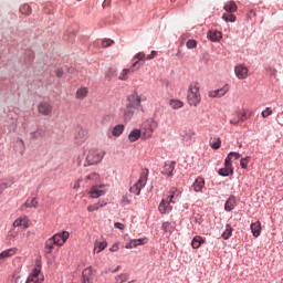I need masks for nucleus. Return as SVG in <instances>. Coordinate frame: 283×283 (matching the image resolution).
<instances>
[{
	"instance_id": "f257e3e1",
	"label": "nucleus",
	"mask_w": 283,
	"mask_h": 283,
	"mask_svg": "<svg viewBox=\"0 0 283 283\" xmlns=\"http://www.w3.org/2000/svg\"><path fill=\"white\" fill-rule=\"evenodd\" d=\"M145 101H147V96L136 92L128 96V104L120 109L125 120H132L134 114L140 109V103H145Z\"/></svg>"
},
{
	"instance_id": "f03ea898",
	"label": "nucleus",
	"mask_w": 283,
	"mask_h": 283,
	"mask_svg": "<svg viewBox=\"0 0 283 283\" xmlns=\"http://www.w3.org/2000/svg\"><path fill=\"white\" fill-rule=\"evenodd\" d=\"M181 192L178 188L172 187L170 188L167 198L163 199L159 203V213H169L171 211V203L176 205L178 200H180Z\"/></svg>"
},
{
	"instance_id": "7ed1b4c3",
	"label": "nucleus",
	"mask_w": 283,
	"mask_h": 283,
	"mask_svg": "<svg viewBox=\"0 0 283 283\" xmlns=\"http://www.w3.org/2000/svg\"><path fill=\"white\" fill-rule=\"evenodd\" d=\"M187 98H188V104L191 107H198V105H200V103L202 102V96L200 95V83L198 82L190 83L188 87Z\"/></svg>"
},
{
	"instance_id": "20e7f679",
	"label": "nucleus",
	"mask_w": 283,
	"mask_h": 283,
	"mask_svg": "<svg viewBox=\"0 0 283 283\" xmlns=\"http://www.w3.org/2000/svg\"><path fill=\"white\" fill-rule=\"evenodd\" d=\"M148 176H149V169L144 170L140 174V177L137 180V182L133 187H130V189H129L130 193H135V196H138L140 193V191H143V189H145V186L147 185Z\"/></svg>"
},
{
	"instance_id": "39448f33",
	"label": "nucleus",
	"mask_w": 283,
	"mask_h": 283,
	"mask_svg": "<svg viewBox=\"0 0 283 283\" xmlns=\"http://www.w3.org/2000/svg\"><path fill=\"white\" fill-rule=\"evenodd\" d=\"M105 158V150L91 149L86 155L87 165H98Z\"/></svg>"
},
{
	"instance_id": "423d86ee",
	"label": "nucleus",
	"mask_w": 283,
	"mask_h": 283,
	"mask_svg": "<svg viewBox=\"0 0 283 283\" xmlns=\"http://www.w3.org/2000/svg\"><path fill=\"white\" fill-rule=\"evenodd\" d=\"M140 70V62L135 61L129 69H123L118 75V81H128L129 74H134V72H138Z\"/></svg>"
},
{
	"instance_id": "0eeeda50",
	"label": "nucleus",
	"mask_w": 283,
	"mask_h": 283,
	"mask_svg": "<svg viewBox=\"0 0 283 283\" xmlns=\"http://www.w3.org/2000/svg\"><path fill=\"white\" fill-rule=\"evenodd\" d=\"M157 127H158V125L154 120H148V122L144 123L143 128H142L143 138H146V139L151 138V136H154V132L156 130Z\"/></svg>"
},
{
	"instance_id": "6e6552de",
	"label": "nucleus",
	"mask_w": 283,
	"mask_h": 283,
	"mask_svg": "<svg viewBox=\"0 0 283 283\" xmlns=\"http://www.w3.org/2000/svg\"><path fill=\"white\" fill-rule=\"evenodd\" d=\"M43 280H44V276L41 273V269L35 268L27 279L25 283H42Z\"/></svg>"
},
{
	"instance_id": "1a4fd4ad",
	"label": "nucleus",
	"mask_w": 283,
	"mask_h": 283,
	"mask_svg": "<svg viewBox=\"0 0 283 283\" xmlns=\"http://www.w3.org/2000/svg\"><path fill=\"white\" fill-rule=\"evenodd\" d=\"M51 238L53 239V241H55L56 247H63V244H65V242H67V240H70V232L62 231V232L54 234Z\"/></svg>"
},
{
	"instance_id": "9d476101",
	"label": "nucleus",
	"mask_w": 283,
	"mask_h": 283,
	"mask_svg": "<svg viewBox=\"0 0 283 283\" xmlns=\"http://www.w3.org/2000/svg\"><path fill=\"white\" fill-rule=\"evenodd\" d=\"M52 103L50 102H41L38 105V112L41 114V116H52Z\"/></svg>"
},
{
	"instance_id": "9b49d317",
	"label": "nucleus",
	"mask_w": 283,
	"mask_h": 283,
	"mask_svg": "<svg viewBox=\"0 0 283 283\" xmlns=\"http://www.w3.org/2000/svg\"><path fill=\"white\" fill-rule=\"evenodd\" d=\"M88 193L91 198H101V196H105V193H107V188L105 185L93 186Z\"/></svg>"
},
{
	"instance_id": "f8f14e48",
	"label": "nucleus",
	"mask_w": 283,
	"mask_h": 283,
	"mask_svg": "<svg viewBox=\"0 0 283 283\" xmlns=\"http://www.w3.org/2000/svg\"><path fill=\"white\" fill-rule=\"evenodd\" d=\"M17 227H21L22 229H28L30 227V218H28V216H22L15 219L12 223V229H17Z\"/></svg>"
},
{
	"instance_id": "ddd939ff",
	"label": "nucleus",
	"mask_w": 283,
	"mask_h": 283,
	"mask_svg": "<svg viewBox=\"0 0 283 283\" xmlns=\"http://www.w3.org/2000/svg\"><path fill=\"white\" fill-rule=\"evenodd\" d=\"M235 76L239 77L240 80L247 78L249 76V69L242 64L237 65L234 69Z\"/></svg>"
},
{
	"instance_id": "4468645a",
	"label": "nucleus",
	"mask_w": 283,
	"mask_h": 283,
	"mask_svg": "<svg viewBox=\"0 0 283 283\" xmlns=\"http://www.w3.org/2000/svg\"><path fill=\"white\" fill-rule=\"evenodd\" d=\"M218 174L223 177L233 176V166L229 160H224V168L219 169Z\"/></svg>"
},
{
	"instance_id": "2eb2a0df",
	"label": "nucleus",
	"mask_w": 283,
	"mask_h": 283,
	"mask_svg": "<svg viewBox=\"0 0 283 283\" xmlns=\"http://www.w3.org/2000/svg\"><path fill=\"white\" fill-rule=\"evenodd\" d=\"M227 92H229V86H223L222 88L216 90V91H210L208 93V96L210 98H222V96H224V94H227Z\"/></svg>"
},
{
	"instance_id": "dca6fc26",
	"label": "nucleus",
	"mask_w": 283,
	"mask_h": 283,
	"mask_svg": "<svg viewBox=\"0 0 283 283\" xmlns=\"http://www.w3.org/2000/svg\"><path fill=\"white\" fill-rule=\"evenodd\" d=\"M17 255V248H11L2 251L0 253V264H3L6 262V259L12 258Z\"/></svg>"
},
{
	"instance_id": "f3484780",
	"label": "nucleus",
	"mask_w": 283,
	"mask_h": 283,
	"mask_svg": "<svg viewBox=\"0 0 283 283\" xmlns=\"http://www.w3.org/2000/svg\"><path fill=\"white\" fill-rule=\"evenodd\" d=\"M85 140H87V130H85L83 128H78L75 134V143L77 145H81V144L85 143Z\"/></svg>"
},
{
	"instance_id": "a211bd4d",
	"label": "nucleus",
	"mask_w": 283,
	"mask_h": 283,
	"mask_svg": "<svg viewBox=\"0 0 283 283\" xmlns=\"http://www.w3.org/2000/svg\"><path fill=\"white\" fill-rule=\"evenodd\" d=\"M54 247H56V242L54 241V239L51 237L50 239H48L45 241V244H44V253L46 255H50L52 254V251H54Z\"/></svg>"
},
{
	"instance_id": "6ab92c4d",
	"label": "nucleus",
	"mask_w": 283,
	"mask_h": 283,
	"mask_svg": "<svg viewBox=\"0 0 283 283\" xmlns=\"http://www.w3.org/2000/svg\"><path fill=\"white\" fill-rule=\"evenodd\" d=\"M29 136H30V140H39L41 138H45V129L38 128L35 132H31Z\"/></svg>"
},
{
	"instance_id": "aec40b11",
	"label": "nucleus",
	"mask_w": 283,
	"mask_h": 283,
	"mask_svg": "<svg viewBox=\"0 0 283 283\" xmlns=\"http://www.w3.org/2000/svg\"><path fill=\"white\" fill-rule=\"evenodd\" d=\"M36 207H39V201L36 200V198H29L24 205L21 207V211H25V209H36Z\"/></svg>"
},
{
	"instance_id": "412c9836",
	"label": "nucleus",
	"mask_w": 283,
	"mask_h": 283,
	"mask_svg": "<svg viewBox=\"0 0 283 283\" xmlns=\"http://www.w3.org/2000/svg\"><path fill=\"white\" fill-rule=\"evenodd\" d=\"M193 191H202L205 189V179L202 177H198L192 184Z\"/></svg>"
},
{
	"instance_id": "4be33fe9",
	"label": "nucleus",
	"mask_w": 283,
	"mask_h": 283,
	"mask_svg": "<svg viewBox=\"0 0 283 283\" xmlns=\"http://www.w3.org/2000/svg\"><path fill=\"white\" fill-rule=\"evenodd\" d=\"M147 243V239H135L130 240L128 244H126V249H136V247H140L143 244Z\"/></svg>"
},
{
	"instance_id": "5701e85b",
	"label": "nucleus",
	"mask_w": 283,
	"mask_h": 283,
	"mask_svg": "<svg viewBox=\"0 0 283 283\" xmlns=\"http://www.w3.org/2000/svg\"><path fill=\"white\" fill-rule=\"evenodd\" d=\"M87 94H90V88L83 86L77 88L75 93V98H78L80 101H83V98H87Z\"/></svg>"
},
{
	"instance_id": "b1692460",
	"label": "nucleus",
	"mask_w": 283,
	"mask_h": 283,
	"mask_svg": "<svg viewBox=\"0 0 283 283\" xmlns=\"http://www.w3.org/2000/svg\"><path fill=\"white\" fill-rule=\"evenodd\" d=\"M174 169H176V163L175 161L167 163L164 166L163 174L165 176H171L174 174Z\"/></svg>"
},
{
	"instance_id": "393cba45",
	"label": "nucleus",
	"mask_w": 283,
	"mask_h": 283,
	"mask_svg": "<svg viewBox=\"0 0 283 283\" xmlns=\"http://www.w3.org/2000/svg\"><path fill=\"white\" fill-rule=\"evenodd\" d=\"M103 207H107V202L98 201L97 203L90 205L87 211L88 213H94V211H98V209H103Z\"/></svg>"
},
{
	"instance_id": "a878e982",
	"label": "nucleus",
	"mask_w": 283,
	"mask_h": 283,
	"mask_svg": "<svg viewBox=\"0 0 283 283\" xmlns=\"http://www.w3.org/2000/svg\"><path fill=\"white\" fill-rule=\"evenodd\" d=\"M105 249H107V241L105 240L95 241L94 253H101V251H105Z\"/></svg>"
},
{
	"instance_id": "bb28decb",
	"label": "nucleus",
	"mask_w": 283,
	"mask_h": 283,
	"mask_svg": "<svg viewBox=\"0 0 283 283\" xmlns=\"http://www.w3.org/2000/svg\"><path fill=\"white\" fill-rule=\"evenodd\" d=\"M208 39H210V41L218 42L222 39V32L218 30H210L208 32Z\"/></svg>"
},
{
	"instance_id": "cd10ccee",
	"label": "nucleus",
	"mask_w": 283,
	"mask_h": 283,
	"mask_svg": "<svg viewBox=\"0 0 283 283\" xmlns=\"http://www.w3.org/2000/svg\"><path fill=\"white\" fill-rule=\"evenodd\" d=\"M179 135L181 136L182 140H191V136H193V133L187 127H181L179 130Z\"/></svg>"
},
{
	"instance_id": "c85d7f7f",
	"label": "nucleus",
	"mask_w": 283,
	"mask_h": 283,
	"mask_svg": "<svg viewBox=\"0 0 283 283\" xmlns=\"http://www.w3.org/2000/svg\"><path fill=\"white\" fill-rule=\"evenodd\" d=\"M251 231L254 238H259L260 233L262 232V223L260 221H255L251 224Z\"/></svg>"
},
{
	"instance_id": "c756f323",
	"label": "nucleus",
	"mask_w": 283,
	"mask_h": 283,
	"mask_svg": "<svg viewBox=\"0 0 283 283\" xmlns=\"http://www.w3.org/2000/svg\"><path fill=\"white\" fill-rule=\"evenodd\" d=\"M94 276V270L92 268H86L82 272V277L84 280V283H90V280Z\"/></svg>"
},
{
	"instance_id": "7c9ffc66",
	"label": "nucleus",
	"mask_w": 283,
	"mask_h": 283,
	"mask_svg": "<svg viewBox=\"0 0 283 283\" xmlns=\"http://www.w3.org/2000/svg\"><path fill=\"white\" fill-rule=\"evenodd\" d=\"M142 135V130L140 129H134L129 133L128 135V140L129 143H136V140H138V138H140Z\"/></svg>"
},
{
	"instance_id": "2f4dec72",
	"label": "nucleus",
	"mask_w": 283,
	"mask_h": 283,
	"mask_svg": "<svg viewBox=\"0 0 283 283\" xmlns=\"http://www.w3.org/2000/svg\"><path fill=\"white\" fill-rule=\"evenodd\" d=\"M223 10H226V12H229V13L238 12V4H235V2L233 1H229L223 7Z\"/></svg>"
},
{
	"instance_id": "473e14b6",
	"label": "nucleus",
	"mask_w": 283,
	"mask_h": 283,
	"mask_svg": "<svg viewBox=\"0 0 283 283\" xmlns=\"http://www.w3.org/2000/svg\"><path fill=\"white\" fill-rule=\"evenodd\" d=\"M226 211H233L235 209V198L231 196L227 201L224 206Z\"/></svg>"
},
{
	"instance_id": "72a5a7b5",
	"label": "nucleus",
	"mask_w": 283,
	"mask_h": 283,
	"mask_svg": "<svg viewBox=\"0 0 283 283\" xmlns=\"http://www.w3.org/2000/svg\"><path fill=\"white\" fill-rule=\"evenodd\" d=\"M169 105L172 109H180L185 107V102L180 99H170Z\"/></svg>"
},
{
	"instance_id": "f704fd0d",
	"label": "nucleus",
	"mask_w": 283,
	"mask_h": 283,
	"mask_svg": "<svg viewBox=\"0 0 283 283\" xmlns=\"http://www.w3.org/2000/svg\"><path fill=\"white\" fill-rule=\"evenodd\" d=\"M202 242H205V240H202V237L200 235L195 237L191 241L192 249H200V247L202 245Z\"/></svg>"
},
{
	"instance_id": "c9c22d12",
	"label": "nucleus",
	"mask_w": 283,
	"mask_h": 283,
	"mask_svg": "<svg viewBox=\"0 0 283 283\" xmlns=\"http://www.w3.org/2000/svg\"><path fill=\"white\" fill-rule=\"evenodd\" d=\"M115 76H118V70L114 67L108 69L105 75L106 81H112Z\"/></svg>"
},
{
	"instance_id": "e433bc0d",
	"label": "nucleus",
	"mask_w": 283,
	"mask_h": 283,
	"mask_svg": "<svg viewBox=\"0 0 283 283\" xmlns=\"http://www.w3.org/2000/svg\"><path fill=\"white\" fill-rule=\"evenodd\" d=\"M222 19L227 23H229V22L230 23H235L238 18L235 17V14L227 12V13H223Z\"/></svg>"
},
{
	"instance_id": "4c0bfd02",
	"label": "nucleus",
	"mask_w": 283,
	"mask_h": 283,
	"mask_svg": "<svg viewBox=\"0 0 283 283\" xmlns=\"http://www.w3.org/2000/svg\"><path fill=\"white\" fill-rule=\"evenodd\" d=\"M232 234H233V228L231 227V224H227L226 230L222 233L223 240H229V238H231Z\"/></svg>"
},
{
	"instance_id": "58836bf2",
	"label": "nucleus",
	"mask_w": 283,
	"mask_h": 283,
	"mask_svg": "<svg viewBox=\"0 0 283 283\" xmlns=\"http://www.w3.org/2000/svg\"><path fill=\"white\" fill-rule=\"evenodd\" d=\"M240 123H242V118H241L240 112H237L230 118V125H240Z\"/></svg>"
},
{
	"instance_id": "ea45409f",
	"label": "nucleus",
	"mask_w": 283,
	"mask_h": 283,
	"mask_svg": "<svg viewBox=\"0 0 283 283\" xmlns=\"http://www.w3.org/2000/svg\"><path fill=\"white\" fill-rule=\"evenodd\" d=\"M123 132H125V125L123 124H118L113 128V136H120V134H123Z\"/></svg>"
},
{
	"instance_id": "a19ab883",
	"label": "nucleus",
	"mask_w": 283,
	"mask_h": 283,
	"mask_svg": "<svg viewBox=\"0 0 283 283\" xmlns=\"http://www.w3.org/2000/svg\"><path fill=\"white\" fill-rule=\"evenodd\" d=\"M20 12H21V14H24L25 17H30V14H32V7H30V4H23L20 8Z\"/></svg>"
},
{
	"instance_id": "79ce46f5",
	"label": "nucleus",
	"mask_w": 283,
	"mask_h": 283,
	"mask_svg": "<svg viewBox=\"0 0 283 283\" xmlns=\"http://www.w3.org/2000/svg\"><path fill=\"white\" fill-rule=\"evenodd\" d=\"M240 158H242V155H240L239 153H235V151H231L226 160H228V163H231V160H240Z\"/></svg>"
},
{
	"instance_id": "37998d69",
	"label": "nucleus",
	"mask_w": 283,
	"mask_h": 283,
	"mask_svg": "<svg viewBox=\"0 0 283 283\" xmlns=\"http://www.w3.org/2000/svg\"><path fill=\"white\" fill-rule=\"evenodd\" d=\"M221 145H222V142L220 140V138L210 139V147H212V149H220Z\"/></svg>"
},
{
	"instance_id": "c03bdc74",
	"label": "nucleus",
	"mask_w": 283,
	"mask_h": 283,
	"mask_svg": "<svg viewBox=\"0 0 283 283\" xmlns=\"http://www.w3.org/2000/svg\"><path fill=\"white\" fill-rule=\"evenodd\" d=\"M161 229L166 233H171L174 231V226L171 224V222L166 221V222L163 223Z\"/></svg>"
},
{
	"instance_id": "a18cd8bd",
	"label": "nucleus",
	"mask_w": 283,
	"mask_h": 283,
	"mask_svg": "<svg viewBox=\"0 0 283 283\" xmlns=\"http://www.w3.org/2000/svg\"><path fill=\"white\" fill-rule=\"evenodd\" d=\"M127 280H129V274H119L115 277L116 283L127 282Z\"/></svg>"
},
{
	"instance_id": "49530a36",
	"label": "nucleus",
	"mask_w": 283,
	"mask_h": 283,
	"mask_svg": "<svg viewBox=\"0 0 283 283\" xmlns=\"http://www.w3.org/2000/svg\"><path fill=\"white\" fill-rule=\"evenodd\" d=\"M249 160H251V157H249V156L241 158L240 165H241L242 169H247V167H249Z\"/></svg>"
},
{
	"instance_id": "de8ad7c7",
	"label": "nucleus",
	"mask_w": 283,
	"mask_h": 283,
	"mask_svg": "<svg viewBox=\"0 0 283 283\" xmlns=\"http://www.w3.org/2000/svg\"><path fill=\"white\" fill-rule=\"evenodd\" d=\"M186 46L188 48V50H193L198 46V42L196 40H188Z\"/></svg>"
},
{
	"instance_id": "09e8293b",
	"label": "nucleus",
	"mask_w": 283,
	"mask_h": 283,
	"mask_svg": "<svg viewBox=\"0 0 283 283\" xmlns=\"http://www.w3.org/2000/svg\"><path fill=\"white\" fill-rule=\"evenodd\" d=\"M98 178H101V176L98 175V172H92L88 176H86V180H93L96 181L98 180Z\"/></svg>"
},
{
	"instance_id": "8fccbe9b",
	"label": "nucleus",
	"mask_w": 283,
	"mask_h": 283,
	"mask_svg": "<svg viewBox=\"0 0 283 283\" xmlns=\"http://www.w3.org/2000/svg\"><path fill=\"white\" fill-rule=\"evenodd\" d=\"M261 114L263 118H269V116L273 114V109H271V107H266Z\"/></svg>"
},
{
	"instance_id": "3c124183",
	"label": "nucleus",
	"mask_w": 283,
	"mask_h": 283,
	"mask_svg": "<svg viewBox=\"0 0 283 283\" xmlns=\"http://www.w3.org/2000/svg\"><path fill=\"white\" fill-rule=\"evenodd\" d=\"M111 45H114V41L108 39V40H103L102 41V48H109Z\"/></svg>"
},
{
	"instance_id": "603ef678",
	"label": "nucleus",
	"mask_w": 283,
	"mask_h": 283,
	"mask_svg": "<svg viewBox=\"0 0 283 283\" xmlns=\"http://www.w3.org/2000/svg\"><path fill=\"white\" fill-rule=\"evenodd\" d=\"M134 59H137V61H145V53L144 52H139L137 53Z\"/></svg>"
},
{
	"instance_id": "864d4df0",
	"label": "nucleus",
	"mask_w": 283,
	"mask_h": 283,
	"mask_svg": "<svg viewBox=\"0 0 283 283\" xmlns=\"http://www.w3.org/2000/svg\"><path fill=\"white\" fill-rule=\"evenodd\" d=\"M158 52L151 51L150 54L146 56V61H151V59H156Z\"/></svg>"
},
{
	"instance_id": "5fc2aeb1",
	"label": "nucleus",
	"mask_w": 283,
	"mask_h": 283,
	"mask_svg": "<svg viewBox=\"0 0 283 283\" xmlns=\"http://www.w3.org/2000/svg\"><path fill=\"white\" fill-rule=\"evenodd\" d=\"M239 115L241 116L242 123L249 118V116H247V111L239 112Z\"/></svg>"
},
{
	"instance_id": "6e6d98bb",
	"label": "nucleus",
	"mask_w": 283,
	"mask_h": 283,
	"mask_svg": "<svg viewBox=\"0 0 283 283\" xmlns=\"http://www.w3.org/2000/svg\"><path fill=\"white\" fill-rule=\"evenodd\" d=\"M114 227H115V229H119L120 231H123V229H125V224H123L120 222H115Z\"/></svg>"
},
{
	"instance_id": "4d7b16f0",
	"label": "nucleus",
	"mask_w": 283,
	"mask_h": 283,
	"mask_svg": "<svg viewBox=\"0 0 283 283\" xmlns=\"http://www.w3.org/2000/svg\"><path fill=\"white\" fill-rule=\"evenodd\" d=\"M195 222H197L198 224H202V216L197 214V216L195 217Z\"/></svg>"
},
{
	"instance_id": "13d9d810",
	"label": "nucleus",
	"mask_w": 283,
	"mask_h": 283,
	"mask_svg": "<svg viewBox=\"0 0 283 283\" xmlns=\"http://www.w3.org/2000/svg\"><path fill=\"white\" fill-rule=\"evenodd\" d=\"M109 251H111L112 253H115V251H118V243L113 244V245L109 248Z\"/></svg>"
},
{
	"instance_id": "bf43d9fd",
	"label": "nucleus",
	"mask_w": 283,
	"mask_h": 283,
	"mask_svg": "<svg viewBox=\"0 0 283 283\" xmlns=\"http://www.w3.org/2000/svg\"><path fill=\"white\" fill-rule=\"evenodd\" d=\"M81 188V179H77L74 184L73 189H80Z\"/></svg>"
},
{
	"instance_id": "052dcab7",
	"label": "nucleus",
	"mask_w": 283,
	"mask_h": 283,
	"mask_svg": "<svg viewBox=\"0 0 283 283\" xmlns=\"http://www.w3.org/2000/svg\"><path fill=\"white\" fill-rule=\"evenodd\" d=\"M10 238H17V232H14V228L9 231Z\"/></svg>"
},
{
	"instance_id": "680f3d73",
	"label": "nucleus",
	"mask_w": 283,
	"mask_h": 283,
	"mask_svg": "<svg viewBox=\"0 0 283 283\" xmlns=\"http://www.w3.org/2000/svg\"><path fill=\"white\" fill-rule=\"evenodd\" d=\"M56 76H59V78L63 77V70L62 69H57Z\"/></svg>"
},
{
	"instance_id": "e2e57ef3",
	"label": "nucleus",
	"mask_w": 283,
	"mask_h": 283,
	"mask_svg": "<svg viewBox=\"0 0 283 283\" xmlns=\"http://www.w3.org/2000/svg\"><path fill=\"white\" fill-rule=\"evenodd\" d=\"M6 189V184L0 185V196L3 193V190Z\"/></svg>"
},
{
	"instance_id": "0e129e2a",
	"label": "nucleus",
	"mask_w": 283,
	"mask_h": 283,
	"mask_svg": "<svg viewBox=\"0 0 283 283\" xmlns=\"http://www.w3.org/2000/svg\"><path fill=\"white\" fill-rule=\"evenodd\" d=\"M129 202H130V201H129L127 198H124V199H123V205H129Z\"/></svg>"
},
{
	"instance_id": "69168bd1",
	"label": "nucleus",
	"mask_w": 283,
	"mask_h": 283,
	"mask_svg": "<svg viewBox=\"0 0 283 283\" xmlns=\"http://www.w3.org/2000/svg\"><path fill=\"white\" fill-rule=\"evenodd\" d=\"M111 2H112V0H105L103 6H109Z\"/></svg>"
},
{
	"instance_id": "338daca9",
	"label": "nucleus",
	"mask_w": 283,
	"mask_h": 283,
	"mask_svg": "<svg viewBox=\"0 0 283 283\" xmlns=\"http://www.w3.org/2000/svg\"><path fill=\"white\" fill-rule=\"evenodd\" d=\"M20 143H21V145H25V143L23 142V139H20Z\"/></svg>"
},
{
	"instance_id": "774afa93",
	"label": "nucleus",
	"mask_w": 283,
	"mask_h": 283,
	"mask_svg": "<svg viewBox=\"0 0 283 283\" xmlns=\"http://www.w3.org/2000/svg\"><path fill=\"white\" fill-rule=\"evenodd\" d=\"M15 283H19V277L15 280Z\"/></svg>"
}]
</instances>
